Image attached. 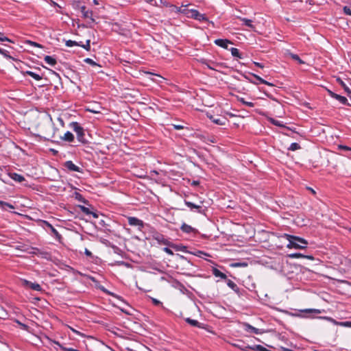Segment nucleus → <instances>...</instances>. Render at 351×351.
Returning <instances> with one entry per match:
<instances>
[{"label":"nucleus","mask_w":351,"mask_h":351,"mask_svg":"<svg viewBox=\"0 0 351 351\" xmlns=\"http://www.w3.org/2000/svg\"><path fill=\"white\" fill-rule=\"evenodd\" d=\"M284 237L289 241L287 248L305 249L307 247L308 241L303 238L288 234H285Z\"/></svg>","instance_id":"1"},{"label":"nucleus","mask_w":351,"mask_h":351,"mask_svg":"<svg viewBox=\"0 0 351 351\" xmlns=\"http://www.w3.org/2000/svg\"><path fill=\"white\" fill-rule=\"evenodd\" d=\"M184 204L190 209L191 212L197 213L201 215H206L207 207L204 206V201L199 200L198 203H195L189 200L186 197L184 200Z\"/></svg>","instance_id":"2"},{"label":"nucleus","mask_w":351,"mask_h":351,"mask_svg":"<svg viewBox=\"0 0 351 351\" xmlns=\"http://www.w3.org/2000/svg\"><path fill=\"white\" fill-rule=\"evenodd\" d=\"M71 126L73 130L76 132L77 140L83 143H86L84 138V131L83 128L77 122H72Z\"/></svg>","instance_id":"3"},{"label":"nucleus","mask_w":351,"mask_h":351,"mask_svg":"<svg viewBox=\"0 0 351 351\" xmlns=\"http://www.w3.org/2000/svg\"><path fill=\"white\" fill-rule=\"evenodd\" d=\"M21 284H22L23 287H26V288H29L34 291H42V287L38 283L32 282L27 280L22 279Z\"/></svg>","instance_id":"4"},{"label":"nucleus","mask_w":351,"mask_h":351,"mask_svg":"<svg viewBox=\"0 0 351 351\" xmlns=\"http://www.w3.org/2000/svg\"><path fill=\"white\" fill-rule=\"evenodd\" d=\"M128 223L131 226H136L138 230H141L144 226V223L142 220L135 217H129L128 218Z\"/></svg>","instance_id":"5"},{"label":"nucleus","mask_w":351,"mask_h":351,"mask_svg":"<svg viewBox=\"0 0 351 351\" xmlns=\"http://www.w3.org/2000/svg\"><path fill=\"white\" fill-rule=\"evenodd\" d=\"M191 17L199 21H208V18L204 14L199 13L197 10L192 9L190 10Z\"/></svg>","instance_id":"6"},{"label":"nucleus","mask_w":351,"mask_h":351,"mask_svg":"<svg viewBox=\"0 0 351 351\" xmlns=\"http://www.w3.org/2000/svg\"><path fill=\"white\" fill-rule=\"evenodd\" d=\"M243 329L245 331L250 332V333H254L256 335L262 334L263 333V330L259 328H256L252 326H251L248 323H244L243 324Z\"/></svg>","instance_id":"7"},{"label":"nucleus","mask_w":351,"mask_h":351,"mask_svg":"<svg viewBox=\"0 0 351 351\" xmlns=\"http://www.w3.org/2000/svg\"><path fill=\"white\" fill-rule=\"evenodd\" d=\"M200 62L202 64L206 66V67L208 69H209L210 70H214V71L217 70L216 67L221 65V63H218V62L208 60L206 59H202Z\"/></svg>","instance_id":"8"},{"label":"nucleus","mask_w":351,"mask_h":351,"mask_svg":"<svg viewBox=\"0 0 351 351\" xmlns=\"http://www.w3.org/2000/svg\"><path fill=\"white\" fill-rule=\"evenodd\" d=\"M328 92L329 95L331 97L338 100L341 104H342L343 105L348 104V99H347V98L346 97L339 95L338 94H336V93H335L334 92H332V91H331L330 90Z\"/></svg>","instance_id":"9"},{"label":"nucleus","mask_w":351,"mask_h":351,"mask_svg":"<svg viewBox=\"0 0 351 351\" xmlns=\"http://www.w3.org/2000/svg\"><path fill=\"white\" fill-rule=\"evenodd\" d=\"M64 166L71 171L82 172L81 168L75 165L71 160L66 161Z\"/></svg>","instance_id":"10"},{"label":"nucleus","mask_w":351,"mask_h":351,"mask_svg":"<svg viewBox=\"0 0 351 351\" xmlns=\"http://www.w3.org/2000/svg\"><path fill=\"white\" fill-rule=\"evenodd\" d=\"M44 224L50 229L51 234L56 239L60 240L62 239L61 234L49 222L44 221Z\"/></svg>","instance_id":"11"},{"label":"nucleus","mask_w":351,"mask_h":351,"mask_svg":"<svg viewBox=\"0 0 351 351\" xmlns=\"http://www.w3.org/2000/svg\"><path fill=\"white\" fill-rule=\"evenodd\" d=\"M227 285L233 290L238 295H241L242 292L241 291V289L237 286V285L232 280L230 279L226 280Z\"/></svg>","instance_id":"12"},{"label":"nucleus","mask_w":351,"mask_h":351,"mask_svg":"<svg viewBox=\"0 0 351 351\" xmlns=\"http://www.w3.org/2000/svg\"><path fill=\"white\" fill-rule=\"evenodd\" d=\"M208 117L212 122L219 125H224L228 121L227 119L225 117H215L213 115L208 116Z\"/></svg>","instance_id":"13"},{"label":"nucleus","mask_w":351,"mask_h":351,"mask_svg":"<svg viewBox=\"0 0 351 351\" xmlns=\"http://www.w3.org/2000/svg\"><path fill=\"white\" fill-rule=\"evenodd\" d=\"M215 44L217 46H219L224 49H228V45L231 43V42L228 39H216L215 40Z\"/></svg>","instance_id":"14"},{"label":"nucleus","mask_w":351,"mask_h":351,"mask_svg":"<svg viewBox=\"0 0 351 351\" xmlns=\"http://www.w3.org/2000/svg\"><path fill=\"white\" fill-rule=\"evenodd\" d=\"M81 12L83 15V17L90 19L92 21H94L93 19V11L90 10H87L85 5H83L80 8Z\"/></svg>","instance_id":"15"},{"label":"nucleus","mask_w":351,"mask_h":351,"mask_svg":"<svg viewBox=\"0 0 351 351\" xmlns=\"http://www.w3.org/2000/svg\"><path fill=\"white\" fill-rule=\"evenodd\" d=\"M185 321L186 323H188L189 324H190L192 326L197 327L199 328H204V324L199 322L196 319H193L191 318L188 317V318L185 319Z\"/></svg>","instance_id":"16"},{"label":"nucleus","mask_w":351,"mask_h":351,"mask_svg":"<svg viewBox=\"0 0 351 351\" xmlns=\"http://www.w3.org/2000/svg\"><path fill=\"white\" fill-rule=\"evenodd\" d=\"M212 274L217 278H221V280H227V276L226 275L221 272V271H219L217 268L216 267H213L212 269Z\"/></svg>","instance_id":"17"},{"label":"nucleus","mask_w":351,"mask_h":351,"mask_svg":"<svg viewBox=\"0 0 351 351\" xmlns=\"http://www.w3.org/2000/svg\"><path fill=\"white\" fill-rule=\"evenodd\" d=\"M180 229L183 232L188 233V234L196 232V230L194 228H193L192 226H191L186 223H183Z\"/></svg>","instance_id":"18"},{"label":"nucleus","mask_w":351,"mask_h":351,"mask_svg":"<svg viewBox=\"0 0 351 351\" xmlns=\"http://www.w3.org/2000/svg\"><path fill=\"white\" fill-rule=\"evenodd\" d=\"M9 176L14 180V181L17 182H22L25 180V178L21 175L18 174L16 173H10Z\"/></svg>","instance_id":"19"},{"label":"nucleus","mask_w":351,"mask_h":351,"mask_svg":"<svg viewBox=\"0 0 351 351\" xmlns=\"http://www.w3.org/2000/svg\"><path fill=\"white\" fill-rule=\"evenodd\" d=\"M252 75L255 77L258 81V84H266V85H268V86H273L274 84L269 82H267L266 80H263V78H261L260 76L256 75V74H253L252 73ZM255 84H258L257 82H254Z\"/></svg>","instance_id":"20"},{"label":"nucleus","mask_w":351,"mask_h":351,"mask_svg":"<svg viewBox=\"0 0 351 351\" xmlns=\"http://www.w3.org/2000/svg\"><path fill=\"white\" fill-rule=\"evenodd\" d=\"M289 257L293 258H306L310 260H313V257L312 256H304L302 254L300 253H293L289 254Z\"/></svg>","instance_id":"21"},{"label":"nucleus","mask_w":351,"mask_h":351,"mask_svg":"<svg viewBox=\"0 0 351 351\" xmlns=\"http://www.w3.org/2000/svg\"><path fill=\"white\" fill-rule=\"evenodd\" d=\"M44 60L47 64H49L50 66H54L57 63L56 58L50 56H45Z\"/></svg>","instance_id":"22"},{"label":"nucleus","mask_w":351,"mask_h":351,"mask_svg":"<svg viewBox=\"0 0 351 351\" xmlns=\"http://www.w3.org/2000/svg\"><path fill=\"white\" fill-rule=\"evenodd\" d=\"M62 139L65 141L71 143L74 141V136L71 132L68 131L64 134Z\"/></svg>","instance_id":"23"},{"label":"nucleus","mask_w":351,"mask_h":351,"mask_svg":"<svg viewBox=\"0 0 351 351\" xmlns=\"http://www.w3.org/2000/svg\"><path fill=\"white\" fill-rule=\"evenodd\" d=\"M25 74L32 77V78H34V80H36L37 81H39L43 79V77L41 75H40L39 74H37L33 71H25Z\"/></svg>","instance_id":"24"},{"label":"nucleus","mask_w":351,"mask_h":351,"mask_svg":"<svg viewBox=\"0 0 351 351\" xmlns=\"http://www.w3.org/2000/svg\"><path fill=\"white\" fill-rule=\"evenodd\" d=\"M240 19V21H241L242 22H243V24L250 27V29H254V25L252 24V20L250 19H246V18H241V17H239V18Z\"/></svg>","instance_id":"25"},{"label":"nucleus","mask_w":351,"mask_h":351,"mask_svg":"<svg viewBox=\"0 0 351 351\" xmlns=\"http://www.w3.org/2000/svg\"><path fill=\"white\" fill-rule=\"evenodd\" d=\"M169 8H170L171 12H175L176 14L185 13V9L182 10L181 7H178L174 5H170Z\"/></svg>","instance_id":"26"},{"label":"nucleus","mask_w":351,"mask_h":351,"mask_svg":"<svg viewBox=\"0 0 351 351\" xmlns=\"http://www.w3.org/2000/svg\"><path fill=\"white\" fill-rule=\"evenodd\" d=\"M231 51V54L234 57H237L238 58H243V55L240 53L239 50L237 48L232 47L230 49Z\"/></svg>","instance_id":"27"},{"label":"nucleus","mask_w":351,"mask_h":351,"mask_svg":"<svg viewBox=\"0 0 351 351\" xmlns=\"http://www.w3.org/2000/svg\"><path fill=\"white\" fill-rule=\"evenodd\" d=\"M74 197H75V199H77L79 202H83L84 204H88V200H86L83 197V195L81 193H78V192H75Z\"/></svg>","instance_id":"28"},{"label":"nucleus","mask_w":351,"mask_h":351,"mask_svg":"<svg viewBox=\"0 0 351 351\" xmlns=\"http://www.w3.org/2000/svg\"><path fill=\"white\" fill-rule=\"evenodd\" d=\"M250 351H271L261 345L251 346Z\"/></svg>","instance_id":"29"},{"label":"nucleus","mask_w":351,"mask_h":351,"mask_svg":"<svg viewBox=\"0 0 351 351\" xmlns=\"http://www.w3.org/2000/svg\"><path fill=\"white\" fill-rule=\"evenodd\" d=\"M78 207L80 209V210L86 215H90V213H92V211L88 208L84 206L79 205Z\"/></svg>","instance_id":"30"},{"label":"nucleus","mask_w":351,"mask_h":351,"mask_svg":"<svg viewBox=\"0 0 351 351\" xmlns=\"http://www.w3.org/2000/svg\"><path fill=\"white\" fill-rule=\"evenodd\" d=\"M290 56L293 60H296L300 64H303L305 63L297 54L290 53Z\"/></svg>","instance_id":"31"},{"label":"nucleus","mask_w":351,"mask_h":351,"mask_svg":"<svg viewBox=\"0 0 351 351\" xmlns=\"http://www.w3.org/2000/svg\"><path fill=\"white\" fill-rule=\"evenodd\" d=\"M301 148L300 145L298 143H292L288 148L290 151H296Z\"/></svg>","instance_id":"32"},{"label":"nucleus","mask_w":351,"mask_h":351,"mask_svg":"<svg viewBox=\"0 0 351 351\" xmlns=\"http://www.w3.org/2000/svg\"><path fill=\"white\" fill-rule=\"evenodd\" d=\"M65 45L66 47H71L73 46H79L80 43L71 40H68L66 41Z\"/></svg>","instance_id":"33"},{"label":"nucleus","mask_w":351,"mask_h":351,"mask_svg":"<svg viewBox=\"0 0 351 351\" xmlns=\"http://www.w3.org/2000/svg\"><path fill=\"white\" fill-rule=\"evenodd\" d=\"M90 40H87L85 45L82 44V42H80V45L79 46L82 47V48H84L86 51H90Z\"/></svg>","instance_id":"34"},{"label":"nucleus","mask_w":351,"mask_h":351,"mask_svg":"<svg viewBox=\"0 0 351 351\" xmlns=\"http://www.w3.org/2000/svg\"><path fill=\"white\" fill-rule=\"evenodd\" d=\"M239 101L240 102H241L243 104L248 106V107H250V108H252L254 106V104L253 102H250V101H246L244 98H239Z\"/></svg>","instance_id":"35"},{"label":"nucleus","mask_w":351,"mask_h":351,"mask_svg":"<svg viewBox=\"0 0 351 351\" xmlns=\"http://www.w3.org/2000/svg\"><path fill=\"white\" fill-rule=\"evenodd\" d=\"M337 81L339 82V84L341 85V86L343 88L346 92H347L348 94L351 93V90H350V88L341 79L339 78Z\"/></svg>","instance_id":"36"},{"label":"nucleus","mask_w":351,"mask_h":351,"mask_svg":"<svg viewBox=\"0 0 351 351\" xmlns=\"http://www.w3.org/2000/svg\"><path fill=\"white\" fill-rule=\"evenodd\" d=\"M26 43L32 47H38V48L43 47L40 44L36 43L34 41H32V40H27Z\"/></svg>","instance_id":"37"},{"label":"nucleus","mask_w":351,"mask_h":351,"mask_svg":"<svg viewBox=\"0 0 351 351\" xmlns=\"http://www.w3.org/2000/svg\"><path fill=\"white\" fill-rule=\"evenodd\" d=\"M0 41L1 42H4V41H7V42H9V43H13V41L8 38V37H6L5 36H4V34L2 33V32H0Z\"/></svg>","instance_id":"38"},{"label":"nucleus","mask_w":351,"mask_h":351,"mask_svg":"<svg viewBox=\"0 0 351 351\" xmlns=\"http://www.w3.org/2000/svg\"><path fill=\"white\" fill-rule=\"evenodd\" d=\"M0 54L3 55L6 58H12V57L9 55V52L5 49L0 48Z\"/></svg>","instance_id":"39"},{"label":"nucleus","mask_w":351,"mask_h":351,"mask_svg":"<svg viewBox=\"0 0 351 351\" xmlns=\"http://www.w3.org/2000/svg\"><path fill=\"white\" fill-rule=\"evenodd\" d=\"M343 10V12L346 15L351 16V6L350 5H346V6H344Z\"/></svg>","instance_id":"40"},{"label":"nucleus","mask_w":351,"mask_h":351,"mask_svg":"<svg viewBox=\"0 0 351 351\" xmlns=\"http://www.w3.org/2000/svg\"><path fill=\"white\" fill-rule=\"evenodd\" d=\"M0 206L3 208H4L5 206H7L10 208H14V206L12 204L1 200H0Z\"/></svg>","instance_id":"41"},{"label":"nucleus","mask_w":351,"mask_h":351,"mask_svg":"<svg viewBox=\"0 0 351 351\" xmlns=\"http://www.w3.org/2000/svg\"><path fill=\"white\" fill-rule=\"evenodd\" d=\"M84 62L87 64H89L92 66H98V64L91 58H87L84 59Z\"/></svg>","instance_id":"42"},{"label":"nucleus","mask_w":351,"mask_h":351,"mask_svg":"<svg viewBox=\"0 0 351 351\" xmlns=\"http://www.w3.org/2000/svg\"><path fill=\"white\" fill-rule=\"evenodd\" d=\"M339 326H343V327L351 328V322L350 321L341 322L339 324Z\"/></svg>","instance_id":"43"},{"label":"nucleus","mask_w":351,"mask_h":351,"mask_svg":"<svg viewBox=\"0 0 351 351\" xmlns=\"http://www.w3.org/2000/svg\"><path fill=\"white\" fill-rule=\"evenodd\" d=\"M325 319H328V321L332 322L333 324L337 325V326H339V324L341 322H338L332 317H326Z\"/></svg>","instance_id":"44"},{"label":"nucleus","mask_w":351,"mask_h":351,"mask_svg":"<svg viewBox=\"0 0 351 351\" xmlns=\"http://www.w3.org/2000/svg\"><path fill=\"white\" fill-rule=\"evenodd\" d=\"M58 345L60 346L61 350L63 351H80L78 350H75L72 348H66V347L62 346L60 345L59 343H58Z\"/></svg>","instance_id":"45"},{"label":"nucleus","mask_w":351,"mask_h":351,"mask_svg":"<svg viewBox=\"0 0 351 351\" xmlns=\"http://www.w3.org/2000/svg\"><path fill=\"white\" fill-rule=\"evenodd\" d=\"M339 149L340 150H344V151H351V147H349L346 145H339Z\"/></svg>","instance_id":"46"},{"label":"nucleus","mask_w":351,"mask_h":351,"mask_svg":"<svg viewBox=\"0 0 351 351\" xmlns=\"http://www.w3.org/2000/svg\"><path fill=\"white\" fill-rule=\"evenodd\" d=\"M172 126L176 130H180L184 128V127L182 125L172 124Z\"/></svg>","instance_id":"47"},{"label":"nucleus","mask_w":351,"mask_h":351,"mask_svg":"<svg viewBox=\"0 0 351 351\" xmlns=\"http://www.w3.org/2000/svg\"><path fill=\"white\" fill-rule=\"evenodd\" d=\"M164 251H165L167 254H169V255H173V251H172L170 248H169V247H165V248H164Z\"/></svg>","instance_id":"48"},{"label":"nucleus","mask_w":351,"mask_h":351,"mask_svg":"<svg viewBox=\"0 0 351 351\" xmlns=\"http://www.w3.org/2000/svg\"><path fill=\"white\" fill-rule=\"evenodd\" d=\"M274 125H277V126H281L282 125L280 124V121H277V120H275V119H271V121Z\"/></svg>","instance_id":"49"},{"label":"nucleus","mask_w":351,"mask_h":351,"mask_svg":"<svg viewBox=\"0 0 351 351\" xmlns=\"http://www.w3.org/2000/svg\"><path fill=\"white\" fill-rule=\"evenodd\" d=\"M254 64L255 66L261 68V69H263L264 68V65L262 64V63H260V62H254Z\"/></svg>","instance_id":"50"},{"label":"nucleus","mask_w":351,"mask_h":351,"mask_svg":"<svg viewBox=\"0 0 351 351\" xmlns=\"http://www.w3.org/2000/svg\"><path fill=\"white\" fill-rule=\"evenodd\" d=\"M152 302L156 305L162 304V303L159 300L155 298H152Z\"/></svg>","instance_id":"51"},{"label":"nucleus","mask_w":351,"mask_h":351,"mask_svg":"<svg viewBox=\"0 0 351 351\" xmlns=\"http://www.w3.org/2000/svg\"><path fill=\"white\" fill-rule=\"evenodd\" d=\"M306 311L315 312L316 313H320V311L317 310V309H308V310H306Z\"/></svg>","instance_id":"52"},{"label":"nucleus","mask_w":351,"mask_h":351,"mask_svg":"<svg viewBox=\"0 0 351 351\" xmlns=\"http://www.w3.org/2000/svg\"><path fill=\"white\" fill-rule=\"evenodd\" d=\"M90 215L93 217V218L97 219L99 217V215L95 212H92Z\"/></svg>","instance_id":"53"},{"label":"nucleus","mask_w":351,"mask_h":351,"mask_svg":"<svg viewBox=\"0 0 351 351\" xmlns=\"http://www.w3.org/2000/svg\"><path fill=\"white\" fill-rule=\"evenodd\" d=\"M85 254L88 256H92V252L90 251H89L88 250H87V249L85 250Z\"/></svg>","instance_id":"54"},{"label":"nucleus","mask_w":351,"mask_h":351,"mask_svg":"<svg viewBox=\"0 0 351 351\" xmlns=\"http://www.w3.org/2000/svg\"><path fill=\"white\" fill-rule=\"evenodd\" d=\"M102 290H103L105 293H106L107 294H108V295H114V294H113V293H112L110 291H109L106 290V289H104V288H103V289H102Z\"/></svg>","instance_id":"55"},{"label":"nucleus","mask_w":351,"mask_h":351,"mask_svg":"<svg viewBox=\"0 0 351 351\" xmlns=\"http://www.w3.org/2000/svg\"><path fill=\"white\" fill-rule=\"evenodd\" d=\"M186 248V247L185 246H180V247H178L177 249L180 250H181L182 252H184Z\"/></svg>","instance_id":"56"},{"label":"nucleus","mask_w":351,"mask_h":351,"mask_svg":"<svg viewBox=\"0 0 351 351\" xmlns=\"http://www.w3.org/2000/svg\"><path fill=\"white\" fill-rule=\"evenodd\" d=\"M197 184H198V182H197V181H193V184H194V185H197Z\"/></svg>","instance_id":"57"},{"label":"nucleus","mask_w":351,"mask_h":351,"mask_svg":"<svg viewBox=\"0 0 351 351\" xmlns=\"http://www.w3.org/2000/svg\"><path fill=\"white\" fill-rule=\"evenodd\" d=\"M72 330H73L74 332L77 333V334H80V332H77V330H74V329H72Z\"/></svg>","instance_id":"58"},{"label":"nucleus","mask_w":351,"mask_h":351,"mask_svg":"<svg viewBox=\"0 0 351 351\" xmlns=\"http://www.w3.org/2000/svg\"><path fill=\"white\" fill-rule=\"evenodd\" d=\"M228 114L230 116V117H233L234 114H232V113H228Z\"/></svg>","instance_id":"59"},{"label":"nucleus","mask_w":351,"mask_h":351,"mask_svg":"<svg viewBox=\"0 0 351 351\" xmlns=\"http://www.w3.org/2000/svg\"><path fill=\"white\" fill-rule=\"evenodd\" d=\"M94 3H95V4H97V3H97V0H94Z\"/></svg>","instance_id":"60"},{"label":"nucleus","mask_w":351,"mask_h":351,"mask_svg":"<svg viewBox=\"0 0 351 351\" xmlns=\"http://www.w3.org/2000/svg\"><path fill=\"white\" fill-rule=\"evenodd\" d=\"M34 250H36L38 252H39V250L38 248H34Z\"/></svg>","instance_id":"61"},{"label":"nucleus","mask_w":351,"mask_h":351,"mask_svg":"<svg viewBox=\"0 0 351 351\" xmlns=\"http://www.w3.org/2000/svg\"><path fill=\"white\" fill-rule=\"evenodd\" d=\"M311 193H315V191L313 189H311Z\"/></svg>","instance_id":"62"},{"label":"nucleus","mask_w":351,"mask_h":351,"mask_svg":"<svg viewBox=\"0 0 351 351\" xmlns=\"http://www.w3.org/2000/svg\"><path fill=\"white\" fill-rule=\"evenodd\" d=\"M153 1V0H147V1H149V2H151V1Z\"/></svg>","instance_id":"63"}]
</instances>
